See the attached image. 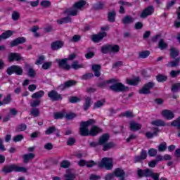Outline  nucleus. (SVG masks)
<instances>
[{
  "mask_svg": "<svg viewBox=\"0 0 180 180\" xmlns=\"http://www.w3.org/2000/svg\"><path fill=\"white\" fill-rule=\"evenodd\" d=\"M85 5H86V2L84 0H80L79 1L75 3L71 8L66 9L65 13L68 16H77L78 12H79Z\"/></svg>",
  "mask_w": 180,
  "mask_h": 180,
  "instance_id": "f257e3e1",
  "label": "nucleus"
},
{
  "mask_svg": "<svg viewBox=\"0 0 180 180\" xmlns=\"http://www.w3.org/2000/svg\"><path fill=\"white\" fill-rule=\"evenodd\" d=\"M96 121L94 119H90L86 122H82L80 124L79 128V134L83 136H91V132L89 130V126H92V124H95Z\"/></svg>",
  "mask_w": 180,
  "mask_h": 180,
  "instance_id": "f03ea898",
  "label": "nucleus"
},
{
  "mask_svg": "<svg viewBox=\"0 0 180 180\" xmlns=\"http://www.w3.org/2000/svg\"><path fill=\"white\" fill-rule=\"evenodd\" d=\"M2 171L5 174H9L11 172H23L24 174H26V172H27V168L18 166L16 164H11L10 165L4 166Z\"/></svg>",
  "mask_w": 180,
  "mask_h": 180,
  "instance_id": "7ed1b4c3",
  "label": "nucleus"
},
{
  "mask_svg": "<svg viewBox=\"0 0 180 180\" xmlns=\"http://www.w3.org/2000/svg\"><path fill=\"white\" fill-rule=\"evenodd\" d=\"M111 84H113L109 86V89L113 91V92H124V91L129 90V87L125 86L123 84L119 82V79H117L115 83Z\"/></svg>",
  "mask_w": 180,
  "mask_h": 180,
  "instance_id": "20e7f679",
  "label": "nucleus"
},
{
  "mask_svg": "<svg viewBox=\"0 0 180 180\" xmlns=\"http://www.w3.org/2000/svg\"><path fill=\"white\" fill-rule=\"evenodd\" d=\"M155 86V83L149 82L143 85V86L139 90V93L141 95H150L151 94V89Z\"/></svg>",
  "mask_w": 180,
  "mask_h": 180,
  "instance_id": "39448f33",
  "label": "nucleus"
},
{
  "mask_svg": "<svg viewBox=\"0 0 180 180\" xmlns=\"http://www.w3.org/2000/svg\"><path fill=\"white\" fill-rule=\"evenodd\" d=\"M6 72L8 75H12V74L22 75L23 74V69L19 65H13L7 68Z\"/></svg>",
  "mask_w": 180,
  "mask_h": 180,
  "instance_id": "423d86ee",
  "label": "nucleus"
},
{
  "mask_svg": "<svg viewBox=\"0 0 180 180\" xmlns=\"http://www.w3.org/2000/svg\"><path fill=\"white\" fill-rule=\"evenodd\" d=\"M112 158H104L102 159L101 162H98V167L100 168H105L108 170L112 169L113 168Z\"/></svg>",
  "mask_w": 180,
  "mask_h": 180,
  "instance_id": "0eeeda50",
  "label": "nucleus"
},
{
  "mask_svg": "<svg viewBox=\"0 0 180 180\" xmlns=\"http://www.w3.org/2000/svg\"><path fill=\"white\" fill-rule=\"evenodd\" d=\"M48 96L50 98L51 101L52 102H57L58 101L63 100V96L61 94H58L57 91L52 90L48 93Z\"/></svg>",
  "mask_w": 180,
  "mask_h": 180,
  "instance_id": "6e6552de",
  "label": "nucleus"
},
{
  "mask_svg": "<svg viewBox=\"0 0 180 180\" xmlns=\"http://www.w3.org/2000/svg\"><path fill=\"white\" fill-rule=\"evenodd\" d=\"M67 61H68V59L67 58L56 60V63H58L60 68H63V70L68 71L71 70V65L67 64Z\"/></svg>",
  "mask_w": 180,
  "mask_h": 180,
  "instance_id": "1a4fd4ad",
  "label": "nucleus"
},
{
  "mask_svg": "<svg viewBox=\"0 0 180 180\" xmlns=\"http://www.w3.org/2000/svg\"><path fill=\"white\" fill-rule=\"evenodd\" d=\"M154 13V6H148L147 8H146L142 13H141L140 17L142 19H146L147 16H150V15H152Z\"/></svg>",
  "mask_w": 180,
  "mask_h": 180,
  "instance_id": "9d476101",
  "label": "nucleus"
},
{
  "mask_svg": "<svg viewBox=\"0 0 180 180\" xmlns=\"http://www.w3.org/2000/svg\"><path fill=\"white\" fill-rule=\"evenodd\" d=\"M151 170H152L151 169H138L137 175L139 178H144V177L148 178L152 174Z\"/></svg>",
  "mask_w": 180,
  "mask_h": 180,
  "instance_id": "9b49d317",
  "label": "nucleus"
},
{
  "mask_svg": "<svg viewBox=\"0 0 180 180\" xmlns=\"http://www.w3.org/2000/svg\"><path fill=\"white\" fill-rule=\"evenodd\" d=\"M106 36H108V34H106V32H100L97 34L92 35L91 40L94 43H99V41H101V40H103V37H106Z\"/></svg>",
  "mask_w": 180,
  "mask_h": 180,
  "instance_id": "f8f14e48",
  "label": "nucleus"
},
{
  "mask_svg": "<svg viewBox=\"0 0 180 180\" xmlns=\"http://www.w3.org/2000/svg\"><path fill=\"white\" fill-rule=\"evenodd\" d=\"M8 58L10 63H13V61H20V60H22V56L18 53H10Z\"/></svg>",
  "mask_w": 180,
  "mask_h": 180,
  "instance_id": "ddd939ff",
  "label": "nucleus"
},
{
  "mask_svg": "<svg viewBox=\"0 0 180 180\" xmlns=\"http://www.w3.org/2000/svg\"><path fill=\"white\" fill-rule=\"evenodd\" d=\"M53 133H55L57 137H60V130H58V129H57L55 126L49 127L45 131V134H46V136H50V134H53Z\"/></svg>",
  "mask_w": 180,
  "mask_h": 180,
  "instance_id": "4468645a",
  "label": "nucleus"
},
{
  "mask_svg": "<svg viewBox=\"0 0 180 180\" xmlns=\"http://www.w3.org/2000/svg\"><path fill=\"white\" fill-rule=\"evenodd\" d=\"M77 85V82L75 80H69L65 82L63 84H60L58 88L61 91H64V89H67V88H70V86H74Z\"/></svg>",
  "mask_w": 180,
  "mask_h": 180,
  "instance_id": "2eb2a0df",
  "label": "nucleus"
},
{
  "mask_svg": "<svg viewBox=\"0 0 180 180\" xmlns=\"http://www.w3.org/2000/svg\"><path fill=\"white\" fill-rule=\"evenodd\" d=\"M26 42V38L23 37H18L11 42V47H15L19 46V44H23Z\"/></svg>",
  "mask_w": 180,
  "mask_h": 180,
  "instance_id": "dca6fc26",
  "label": "nucleus"
},
{
  "mask_svg": "<svg viewBox=\"0 0 180 180\" xmlns=\"http://www.w3.org/2000/svg\"><path fill=\"white\" fill-rule=\"evenodd\" d=\"M162 115L163 117H165V119H167V120H172V119H174L175 117L174 112L169 110H163L162 111Z\"/></svg>",
  "mask_w": 180,
  "mask_h": 180,
  "instance_id": "f3484780",
  "label": "nucleus"
},
{
  "mask_svg": "<svg viewBox=\"0 0 180 180\" xmlns=\"http://www.w3.org/2000/svg\"><path fill=\"white\" fill-rule=\"evenodd\" d=\"M63 46H64V42H63V41H56L51 43V49L53 51H57L60 50Z\"/></svg>",
  "mask_w": 180,
  "mask_h": 180,
  "instance_id": "a211bd4d",
  "label": "nucleus"
},
{
  "mask_svg": "<svg viewBox=\"0 0 180 180\" xmlns=\"http://www.w3.org/2000/svg\"><path fill=\"white\" fill-rule=\"evenodd\" d=\"M114 175H115L117 178H120V180H124L126 173L124 172V170L117 168L114 171Z\"/></svg>",
  "mask_w": 180,
  "mask_h": 180,
  "instance_id": "6ab92c4d",
  "label": "nucleus"
},
{
  "mask_svg": "<svg viewBox=\"0 0 180 180\" xmlns=\"http://www.w3.org/2000/svg\"><path fill=\"white\" fill-rule=\"evenodd\" d=\"M91 105H92V98L91 97L86 96L84 97V103L83 104V109L85 112L91 108Z\"/></svg>",
  "mask_w": 180,
  "mask_h": 180,
  "instance_id": "aec40b11",
  "label": "nucleus"
},
{
  "mask_svg": "<svg viewBox=\"0 0 180 180\" xmlns=\"http://www.w3.org/2000/svg\"><path fill=\"white\" fill-rule=\"evenodd\" d=\"M180 63V58H176L174 60H172L166 64V67L168 68H174L175 67H178Z\"/></svg>",
  "mask_w": 180,
  "mask_h": 180,
  "instance_id": "412c9836",
  "label": "nucleus"
},
{
  "mask_svg": "<svg viewBox=\"0 0 180 180\" xmlns=\"http://www.w3.org/2000/svg\"><path fill=\"white\" fill-rule=\"evenodd\" d=\"M129 127L132 131H138V130L141 129V124L132 121L129 123Z\"/></svg>",
  "mask_w": 180,
  "mask_h": 180,
  "instance_id": "4be33fe9",
  "label": "nucleus"
},
{
  "mask_svg": "<svg viewBox=\"0 0 180 180\" xmlns=\"http://www.w3.org/2000/svg\"><path fill=\"white\" fill-rule=\"evenodd\" d=\"M99 133H102V129L97 126H93L90 129V136H97Z\"/></svg>",
  "mask_w": 180,
  "mask_h": 180,
  "instance_id": "5701e85b",
  "label": "nucleus"
},
{
  "mask_svg": "<svg viewBox=\"0 0 180 180\" xmlns=\"http://www.w3.org/2000/svg\"><path fill=\"white\" fill-rule=\"evenodd\" d=\"M36 157L34 153H28L22 155L25 164H27L29 161H32Z\"/></svg>",
  "mask_w": 180,
  "mask_h": 180,
  "instance_id": "b1692460",
  "label": "nucleus"
},
{
  "mask_svg": "<svg viewBox=\"0 0 180 180\" xmlns=\"http://www.w3.org/2000/svg\"><path fill=\"white\" fill-rule=\"evenodd\" d=\"M135 19L131 15H127L122 19V23L124 25H130L134 22Z\"/></svg>",
  "mask_w": 180,
  "mask_h": 180,
  "instance_id": "393cba45",
  "label": "nucleus"
},
{
  "mask_svg": "<svg viewBox=\"0 0 180 180\" xmlns=\"http://www.w3.org/2000/svg\"><path fill=\"white\" fill-rule=\"evenodd\" d=\"M117 81V79H111L109 80H106V81H104L102 83L99 84L98 86H100V88H105V86H106L109 84H116Z\"/></svg>",
  "mask_w": 180,
  "mask_h": 180,
  "instance_id": "a878e982",
  "label": "nucleus"
},
{
  "mask_svg": "<svg viewBox=\"0 0 180 180\" xmlns=\"http://www.w3.org/2000/svg\"><path fill=\"white\" fill-rule=\"evenodd\" d=\"M101 65H93L92 70L94 72L95 77H101Z\"/></svg>",
  "mask_w": 180,
  "mask_h": 180,
  "instance_id": "bb28decb",
  "label": "nucleus"
},
{
  "mask_svg": "<svg viewBox=\"0 0 180 180\" xmlns=\"http://www.w3.org/2000/svg\"><path fill=\"white\" fill-rule=\"evenodd\" d=\"M43 96H44V91L40 90L34 93L31 98H32V99H40V98H43Z\"/></svg>",
  "mask_w": 180,
  "mask_h": 180,
  "instance_id": "cd10ccee",
  "label": "nucleus"
},
{
  "mask_svg": "<svg viewBox=\"0 0 180 180\" xmlns=\"http://www.w3.org/2000/svg\"><path fill=\"white\" fill-rule=\"evenodd\" d=\"M109 140V134H104L102 136L100 137V139L98 141V145L102 146L106 143Z\"/></svg>",
  "mask_w": 180,
  "mask_h": 180,
  "instance_id": "c85d7f7f",
  "label": "nucleus"
},
{
  "mask_svg": "<svg viewBox=\"0 0 180 180\" xmlns=\"http://www.w3.org/2000/svg\"><path fill=\"white\" fill-rule=\"evenodd\" d=\"M152 130H153V133H151L150 131L146 133V136L147 137V139H153L154 136H158V128H153Z\"/></svg>",
  "mask_w": 180,
  "mask_h": 180,
  "instance_id": "c756f323",
  "label": "nucleus"
},
{
  "mask_svg": "<svg viewBox=\"0 0 180 180\" xmlns=\"http://www.w3.org/2000/svg\"><path fill=\"white\" fill-rule=\"evenodd\" d=\"M139 82H140V77H136L134 79H127V84H128V85H137L139 84Z\"/></svg>",
  "mask_w": 180,
  "mask_h": 180,
  "instance_id": "7c9ffc66",
  "label": "nucleus"
},
{
  "mask_svg": "<svg viewBox=\"0 0 180 180\" xmlns=\"http://www.w3.org/2000/svg\"><path fill=\"white\" fill-rule=\"evenodd\" d=\"M167 79H168V77L165 75L158 74L156 76V80L158 81V82H165Z\"/></svg>",
  "mask_w": 180,
  "mask_h": 180,
  "instance_id": "2f4dec72",
  "label": "nucleus"
},
{
  "mask_svg": "<svg viewBox=\"0 0 180 180\" xmlns=\"http://www.w3.org/2000/svg\"><path fill=\"white\" fill-rule=\"evenodd\" d=\"M158 47H159V49H160V50H165V49L168 48V44H167L166 41H164L163 39H161L159 41Z\"/></svg>",
  "mask_w": 180,
  "mask_h": 180,
  "instance_id": "473e14b6",
  "label": "nucleus"
},
{
  "mask_svg": "<svg viewBox=\"0 0 180 180\" xmlns=\"http://www.w3.org/2000/svg\"><path fill=\"white\" fill-rule=\"evenodd\" d=\"M178 56H179V51L175 48H172L170 49V56L172 58H176L178 57Z\"/></svg>",
  "mask_w": 180,
  "mask_h": 180,
  "instance_id": "72a5a7b5",
  "label": "nucleus"
},
{
  "mask_svg": "<svg viewBox=\"0 0 180 180\" xmlns=\"http://www.w3.org/2000/svg\"><path fill=\"white\" fill-rule=\"evenodd\" d=\"M70 22L71 18L68 16L57 20V23H58V25H63V23H70Z\"/></svg>",
  "mask_w": 180,
  "mask_h": 180,
  "instance_id": "f704fd0d",
  "label": "nucleus"
},
{
  "mask_svg": "<svg viewBox=\"0 0 180 180\" xmlns=\"http://www.w3.org/2000/svg\"><path fill=\"white\" fill-rule=\"evenodd\" d=\"M151 124L153 126H167L165 122H164L162 120H156L152 121Z\"/></svg>",
  "mask_w": 180,
  "mask_h": 180,
  "instance_id": "c9c22d12",
  "label": "nucleus"
},
{
  "mask_svg": "<svg viewBox=\"0 0 180 180\" xmlns=\"http://www.w3.org/2000/svg\"><path fill=\"white\" fill-rule=\"evenodd\" d=\"M12 34H13V32L11 30H8V31L2 33L1 35H0V36H1V39L3 40H5V39L11 37V36H12Z\"/></svg>",
  "mask_w": 180,
  "mask_h": 180,
  "instance_id": "e433bc0d",
  "label": "nucleus"
},
{
  "mask_svg": "<svg viewBox=\"0 0 180 180\" xmlns=\"http://www.w3.org/2000/svg\"><path fill=\"white\" fill-rule=\"evenodd\" d=\"M120 47L119 45H110V53H119Z\"/></svg>",
  "mask_w": 180,
  "mask_h": 180,
  "instance_id": "4c0bfd02",
  "label": "nucleus"
},
{
  "mask_svg": "<svg viewBox=\"0 0 180 180\" xmlns=\"http://www.w3.org/2000/svg\"><path fill=\"white\" fill-rule=\"evenodd\" d=\"M115 147V144L112 142L104 143L103 144V151H108V150H110V148H113Z\"/></svg>",
  "mask_w": 180,
  "mask_h": 180,
  "instance_id": "58836bf2",
  "label": "nucleus"
},
{
  "mask_svg": "<svg viewBox=\"0 0 180 180\" xmlns=\"http://www.w3.org/2000/svg\"><path fill=\"white\" fill-rule=\"evenodd\" d=\"M101 53L103 54H108V53H110V45L107 44L104 45L101 47Z\"/></svg>",
  "mask_w": 180,
  "mask_h": 180,
  "instance_id": "ea45409f",
  "label": "nucleus"
},
{
  "mask_svg": "<svg viewBox=\"0 0 180 180\" xmlns=\"http://www.w3.org/2000/svg\"><path fill=\"white\" fill-rule=\"evenodd\" d=\"M115 19H116V12H115V11H112L108 13V21L115 22Z\"/></svg>",
  "mask_w": 180,
  "mask_h": 180,
  "instance_id": "a19ab883",
  "label": "nucleus"
},
{
  "mask_svg": "<svg viewBox=\"0 0 180 180\" xmlns=\"http://www.w3.org/2000/svg\"><path fill=\"white\" fill-rule=\"evenodd\" d=\"M26 129H27V126H26L25 124H21L16 127L15 131H17V133H19L20 131H25Z\"/></svg>",
  "mask_w": 180,
  "mask_h": 180,
  "instance_id": "79ce46f5",
  "label": "nucleus"
},
{
  "mask_svg": "<svg viewBox=\"0 0 180 180\" xmlns=\"http://www.w3.org/2000/svg\"><path fill=\"white\" fill-rule=\"evenodd\" d=\"M40 103H41V100H40L39 98H36L30 103V106L32 108H36L37 106H40Z\"/></svg>",
  "mask_w": 180,
  "mask_h": 180,
  "instance_id": "37998d69",
  "label": "nucleus"
},
{
  "mask_svg": "<svg viewBox=\"0 0 180 180\" xmlns=\"http://www.w3.org/2000/svg\"><path fill=\"white\" fill-rule=\"evenodd\" d=\"M30 113L34 117H37L40 115V111L39 108H33L31 109Z\"/></svg>",
  "mask_w": 180,
  "mask_h": 180,
  "instance_id": "c03bdc74",
  "label": "nucleus"
},
{
  "mask_svg": "<svg viewBox=\"0 0 180 180\" xmlns=\"http://www.w3.org/2000/svg\"><path fill=\"white\" fill-rule=\"evenodd\" d=\"M171 126H174L176 127L178 130H180V117H179L176 120H174L171 123Z\"/></svg>",
  "mask_w": 180,
  "mask_h": 180,
  "instance_id": "a18cd8bd",
  "label": "nucleus"
},
{
  "mask_svg": "<svg viewBox=\"0 0 180 180\" xmlns=\"http://www.w3.org/2000/svg\"><path fill=\"white\" fill-rule=\"evenodd\" d=\"M148 56H150L149 51H143L139 52V58H147Z\"/></svg>",
  "mask_w": 180,
  "mask_h": 180,
  "instance_id": "49530a36",
  "label": "nucleus"
},
{
  "mask_svg": "<svg viewBox=\"0 0 180 180\" xmlns=\"http://www.w3.org/2000/svg\"><path fill=\"white\" fill-rule=\"evenodd\" d=\"M158 150L160 151V153L165 151V150H167V143L163 142L160 143L158 147Z\"/></svg>",
  "mask_w": 180,
  "mask_h": 180,
  "instance_id": "de8ad7c7",
  "label": "nucleus"
},
{
  "mask_svg": "<svg viewBox=\"0 0 180 180\" xmlns=\"http://www.w3.org/2000/svg\"><path fill=\"white\" fill-rule=\"evenodd\" d=\"M72 68L73 70H79V68H84V65H79L78 64V61L75 60L72 64Z\"/></svg>",
  "mask_w": 180,
  "mask_h": 180,
  "instance_id": "09e8293b",
  "label": "nucleus"
},
{
  "mask_svg": "<svg viewBox=\"0 0 180 180\" xmlns=\"http://www.w3.org/2000/svg\"><path fill=\"white\" fill-rule=\"evenodd\" d=\"M105 105V101H98L94 105L93 109H98V108H102Z\"/></svg>",
  "mask_w": 180,
  "mask_h": 180,
  "instance_id": "8fccbe9b",
  "label": "nucleus"
},
{
  "mask_svg": "<svg viewBox=\"0 0 180 180\" xmlns=\"http://www.w3.org/2000/svg\"><path fill=\"white\" fill-rule=\"evenodd\" d=\"M65 116V112H55L53 114L54 119L58 120V119H63Z\"/></svg>",
  "mask_w": 180,
  "mask_h": 180,
  "instance_id": "3c124183",
  "label": "nucleus"
},
{
  "mask_svg": "<svg viewBox=\"0 0 180 180\" xmlns=\"http://www.w3.org/2000/svg\"><path fill=\"white\" fill-rule=\"evenodd\" d=\"M11 18H12L13 20H15V21L19 20V19L20 18V14L18 11H13L11 15Z\"/></svg>",
  "mask_w": 180,
  "mask_h": 180,
  "instance_id": "603ef678",
  "label": "nucleus"
},
{
  "mask_svg": "<svg viewBox=\"0 0 180 180\" xmlns=\"http://www.w3.org/2000/svg\"><path fill=\"white\" fill-rule=\"evenodd\" d=\"M71 163L68 160H63L60 162V167L61 168H69Z\"/></svg>",
  "mask_w": 180,
  "mask_h": 180,
  "instance_id": "864d4df0",
  "label": "nucleus"
},
{
  "mask_svg": "<svg viewBox=\"0 0 180 180\" xmlns=\"http://www.w3.org/2000/svg\"><path fill=\"white\" fill-rule=\"evenodd\" d=\"M24 139L23 135L22 134H18L16 135L13 137V140L14 141V143H18L19 141H22V140Z\"/></svg>",
  "mask_w": 180,
  "mask_h": 180,
  "instance_id": "5fc2aeb1",
  "label": "nucleus"
},
{
  "mask_svg": "<svg viewBox=\"0 0 180 180\" xmlns=\"http://www.w3.org/2000/svg\"><path fill=\"white\" fill-rule=\"evenodd\" d=\"M44 60H46V57H44V56H43V55L39 56L38 60H37V61L35 62V64L37 65H40L43 64V61Z\"/></svg>",
  "mask_w": 180,
  "mask_h": 180,
  "instance_id": "6e6d98bb",
  "label": "nucleus"
},
{
  "mask_svg": "<svg viewBox=\"0 0 180 180\" xmlns=\"http://www.w3.org/2000/svg\"><path fill=\"white\" fill-rule=\"evenodd\" d=\"M171 89L172 92H178V91L180 89V83L173 84Z\"/></svg>",
  "mask_w": 180,
  "mask_h": 180,
  "instance_id": "4d7b16f0",
  "label": "nucleus"
},
{
  "mask_svg": "<svg viewBox=\"0 0 180 180\" xmlns=\"http://www.w3.org/2000/svg\"><path fill=\"white\" fill-rule=\"evenodd\" d=\"M151 175H150L149 176L153 179V180H160V173H154V172H153V170H151Z\"/></svg>",
  "mask_w": 180,
  "mask_h": 180,
  "instance_id": "13d9d810",
  "label": "nucleus"
},
{
  "mask_svg": "<svg viewBox=\"0 0 180 180\" xmlns=\"http://www.w3.org/2000/svg\"><path fill=\"white\" fill-rule=\"evenodd\" d=\"M81 101V98L77 97V96H72L69 98V102L70 103H77V102H79Z\"/></svg>",
  "mask_w": 180,
  "mask_h": 180,
  "instance_id": "bf43d9fd",
  "label": "nucleus"
},
{
  "mask_svg": "<svg viewBox=\"0 0 180 180\" xmlns=\"http://www.w3.org/2000/svg\"><path fill=\"white\" fill-rule=\"evenodd\" d=\"M122 116L124 117H134L133 112L131 111H126L122 113Z\"/></svg>",
  "mask_w": 180,
  "mask_h": 180,
  "instance_id": "052dcab7",
  "label": "nucleus"
},
{
  "mask_svg": "<svg viewBox=\"0 0 180 180\" xmlns=\"http://www.w3.org/2000/svg\"><path fill=\"white\" fill-rule=\"evenodd\" d=\"M158 151L155 148H150L148 152L149 157H155Z\"/></svg>",
  "mask_w": 180,
  "mask_h": 180,
  "instance_id": "680f3d73",
  "label": "nucleus"
},
{
  "mask_svg": "<svg viewBox=\"0 0 180 180\" xmlns=\"http://www.w3.org/2000/svg\"><path fill=\"white\" fill-rule=\"evenodd\" d=\"M180 74V70H172L170 72V76L172 78H176V76L179 75Z\"/></svg>",
  "mask_w": 180,
  "mask_h": 180,
  "instance_id": "e2e57ef3",
  "label": "nucleus"
},
{
  "mask_svg": "<svg viewBox=\"0 0 180 180\" xmlns=\"http://www.w3.org/2000/svg\"><path fill=\"white\" fill-rule=\"evenodd\" d=\"M41 5L43 8H49L51 5L50 1H43L41 2Z\"/></svg>",
  "mask_w": 180,
  "mask_h": 180,
  "instance_id": "0e129e2a",
  "label": "nucleus"
},
{
  "mask_svg": "<svg viewBox=\"0 0 180 180\" xmlns=\"http://www.w3.org/2000/svg\"><path fill=\"white\" fill-rule=\"evenodd\" d=\"M51 62H45L43 65H42V68L43 70H49V68H50V67H51Z\"/></svg>",
  "mask_w": 180,
  "mask_h": 180,
  "instance_id": "69168bd1",
  "label": "nucleus"
},
{
  "mask_svg": "<svg viewBox=\"0 0 180 180\" xmlns=\"http://www.w3.org/2000/svg\"><path fill=\"white\" fill-rule=\"evenodd\" d=\"M115 173L108 174L105 175V180H112L115 179Z\"/></svg>",
  "mask_w": 180,
  "mask_h": 180,
  "instance_id": "338daca9",
  "label": "nucleus"
},
{
  "mask_svg": "<svg viewBox=\"0 0 180 180\" xmlns=\"http://www.w3.org/2000/svg\"><path fill=\"white\" fill-rule=\"evenodd\" d=\"M93 73H87L82 76V79H89L90 78H93Z\"/></svg>",
  "mask_w": 180,
  "mask_h": 180,
  "instance_id": "774afa93",
  "label": "nucleus"
}]
</instances>
